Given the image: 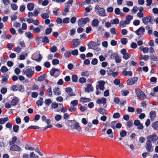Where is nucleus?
<instances>
[{
	"instance_id": "f257e3e1",
	"label": "nucleus",
	"mask_w": 158,
	"mask_h": 158,
	"mask_svg": "<svg viewBox=\"0 0 158 158\" xmlns=\"http://www.w3.org/2000/svg\"><path fill=\"white\" fill-rule=\"evenodd\" d=\"M34 72L31 67H27L25 68L22 72V74L25 75L26 77L29 78H31L33 75Z\"/></svg>"
},
{
	"instance_id": "f03ea898",
	"label": "nucleus",
	"mask_w": 158,
	"mask_h": 158,
	"mask_svg": "<svg viewBox=\"0 0 158 158\" xmlns=\"http://www.w3.org/2000/svg\"><path fill=\"white\" fill-rule=\"evenodd\" d=\"M69 127H70L71 129L73 130L75 129L79 132H81V127L79 126L78 123L74 121L72 122Z\"/></svg>"
},
{
	"instance_id": "7ed1b4c3",
	"label": "nucleus",
	"mask_w": 158,
	"mask_h": 158,
	"mask_svg": "<svg viewBox=\"0 0 158 158\" xmlns=\"http://www.w3.org/2000/svg\"><path fill=\"white\" fill-rule=\"evenodd\" d=\"M95 11L97 14L100 16H105V10L103 8L97 5L95 8Z\"/></svg>"
},
{
	"instance_id": "20e7f679",
	"label": "nucleus",
	"mask_w": 158,
	"mask_h": 158,
	"mask_svg": "<svg viewBox=\"0 0 158 158\" xmlns=\"http://www.w3.org/2000/svg\"><path fill=\"white\" fill-rule=\"evenodd\" d=\"M44 28L43 26L40 25L36 27H35L33 25L30 26L29 29L30 30H32L34 33H39L42 31Z\"/></svg>"
},
{
	"instance_id": "39448f33",
	"label": "nucleus",
	"mask_w": 158,
	"mask_h": 158,
	"mask_svg": "<svg viewBox=\"0 0 158 158\" xmlns=\"http://www.w3.org/2000/svg\"><path fill=\"white\" fill-rule=\"evenodd\" d=\"M135 92L136 94L137 97L141 99H144L146 98L145 94L140 89H135Z\"/></svg>"
},
{
	"instance_id": "423d86ee",
	"label": "nucleus",
	"mask_w": 158,
	"mask_h": 158,
	"mask_svg": "<svg viewBox=\"0 0 158 158\" xmlns=\"http://www.w3.org/2000/svg\"><path fill=\"white\" fill-rule=\"evenodd\" d=\"M42 58V56L39 52H36L32 56V59L38 62L40 61Z\"/></svg>"
},
{
	"instance_id": "0eeeda50",
	"label": "nucleus",
	"mask_w": 158,
	"mask_h": 158,
	"mask_svg": "<svg viewBox=\"0 0 158 158\" xmlns=\"http://www.w3.org/2000/svg\"><path fill=\"white\" fill-rule=\"evenodd\" d=\"M89 21V19L88 18H81L79 19L77 21L78 25L80 26H83Z\"/></svg>"
},
{
	"instance_id": "6e6552de",
	"label": "nucleus",
	"mask_w": 158,
	"mask_h": 158,
	"mask_svg": "<svg viewBox=\"0 0 158 158\" xmlns=\"http://www.w3.org/2000/svg\"><path fill=\"white\" fill-rule=\"evenodd\" d=\"M145 148L147 151L149 152H151L153 150L151 142L149 141H147L146 142Z\"/></svg>"
},
{
	"instance_id": "1a4fd4ad",
	"label": "nucleus",
	"mask_w": 158,
	"mask_h": 158,
	"mask_svg": "<svg viewBox=\"0 0 158 158\" xmlns=\"http://www.w3.org/2000/svg\"><path fill=\"white\" fill-rule=\"evenodd\" d=\"M120 52L123 54V58L125 60H127L131 56V54L127 52L126 50L124 48L122 49Z\"/></svg>"
},
{
	"instance_id": "9d476101",
	"label": "nucleus",
	"mask_w": 158,
	"mask_h": 158,
	"mask_svg": "<svg viewBox=\"0 0 158 158\" xmlns=\"http://www.w3.org/2000/svg\"><path fill=\"white\" fill-rule=\"evenodd\" d=\"M145 29L143 27H141L135 31V33L139 37H141L144 34Z\"/></svg>"
},
{
	"instance_id": "9b49d317",
	"label": "nucleus",
	"mask_w": 158,
	"mask_h": 158,
	"mask_svg": "<svg viewBox=\"0 0 158 158\" xmlns=\"http://www.w3.org/2000/svg\"><path fill=\"white\" fill-rule=\"evenodd\" d=\"M147 141L155 142L158 139V137L155 134H154L147 136Z\"/></svg>"
},
{
	"instance_id": "f8f14e48",
	"label": "nucleus",
	"mask_w": 158,
	"mask_h": 158,
	"mask_svg": "<svg viewBox=\"0 0 158 158\" xmlns=\"http://www.w3.org/2000/svg\"><path fill=\"white\" fill-rule=\"evenodd\" d=\"M60 71L59 69L54 68L51 69L50 71V73L52 76L56 77L60 74Z\"/></svg>"
},
{
	"instance_id": "ddd939ff",
	"label": "nucleus",
	"mask_w": 158,
	"mask_h": 158,
	"mask_svg": "<svg viewBox=\"0 0 158 158\" xmlns=\"http://www.w3.org/2000/svg\"><path fill=\"white\" fill-rule=\"evenodd\" d=\"M138 80L136 77H134L132 78L128 79L127 81V84L128 85H132L136 83Z\"/></svg>"
},
{
	"instance_id": "4468645a",
	"label": "nucleus",
	"mask_w": 158,
	"mask_h": 158,
	"mask_svg": "<svg viewBox=\"0 0 158 158\" xmlns=\"http://www.w3.org/2000/svg\"><path fill=\"white\" fill-rule=\"evenodd\" d=\"M111 58L114 59L116 63H119L121 61L120 57L117 53L112 54L111 55Z\"/></svg>"
},
{
	"instance_id": "2eb2a0df",
	"label": "nucleus",
	"mask_w": 158,
	"mask_h": 158,
	"mask_svg": "<svg viewBox=\"0 0 158 158\" xmlns=\"http://www.w3.org/2000/svg\"><path fill=\"white\" fill-rule=\"evenodd\" d=\"M98 85H96L98 89L103 91L104 89V86L105 84V82L103 81H99L98 82Z\"/></svg>"
},
{
	"instance_id": "dca6fc26",
	"label": "nucleus",
	"mask_w": 158,
	"mask_h": 158,
	"mask_svg": "<svg viewBox=\"0 0 158 158\" xmlns=\"http://www.w3.org/2000/svg\"><path fill=\"white\" fill-rule=\"evenodd\" d=\"M151 17L150 16H147L143 18L142 19V22L146 24L148 23H151Z\"/></svg>"
},
{
	"instance_id": "f3484780",
	"label": "nucleus",
	"mask_w": 158,
	"mask_h": 158,
	"mask_svg": "<svg viewBox=\"0 0 158 158\" xmlns=\"http://www.w3.org/2000/svg\"><path fill=\"white\" fill-rule=\"evenodd\" d=\"M10 150L12 151L19 152L20 151L21 149L18 146L15 144H14L11 146L10 148Z\"/></svg>"
},
{
	"instance_id": "a211bd4d",
	"label": "nucleus",
	"mask_w": 158,
	"mask_h": 158,
	"mask_svg": "<svg viewBox=\"0 0 158 158\" xmlns=\"http://www.w3.org/2000/svg\"><path fill=\"white\" fill-rule=\"evenodd\" d=\"M94 88L91 84L87 85L85 89V91L86 92L89 93L93 91Z\"/></svg>"
},
{
	"instance_id": "6ab92c4d",
	"label": "nucleus",
	"mask_w": 158,
	"mask_h": 158,
	"mask_svg": "<svg viewBox=\"0 0 158 158\" xmlns=\"http://www.w3.org/2000/svg\"><path fill=\"white\" fill-rule=\"evenodd\" d=\"M106 99L105 98H101L98 99L97 101V103L98 104H102L104 105L106 103Z\"/></svg>"
},
{
	"instance_id": "aec40b11",
	"label": "nucleus",
	"mask_w": 158,
	"mask_h": 158,
	"mask_svg": "<svg viewBox=\"0 0 158 158\" xmlns=\"http://www.w3.org/2000/svg\"><path fill=\"white\" fill-rule=\"evenodd\" d=\"M19 102V98L17 97H15L11 101V105L12 106H15Z\"/></svg>"
},
{
	"instance_id": "412c9836",
	"label": "nucleus",
	"mask_w": 158,
	"mask_h": 158,
	"mask_svg": "<svg viewBox=\"0 0 158 158\" xmlns=\"http://www.w3.org/2000/svg\"><path fill=\"white\" fill-rule=\"evenodd\" d=\"M88 45L89 48L95 49L97 48L96 43L93 41H91Z\"/></svg>"
},
{
	"instance_id": "4be33fe9",
	"label": "nucleus",
	"mask_w": 158,
	"mask_h": 158,
	"mask_svg": "<svg viewBox=\"0 0 158 158\" xmlns=\"http://www.w3.org/2000/svg\"><path fill=\"white\" fill-rule=\"evenodd\" d=\"M65 91L70 97L75 95V94L73 93V90L71 88H66L65 89Z\"/></svg>"
},
{
	"instance_id": "5701e85b",
	"label": "nucleus",
	"mask_w": 158,
	"mask_h": 158,
	"mask_svg": "<svg viewBox=\"0 0 158 158\" xmlns=\"http://www.w3.org/2000/svg\"><path fill=\"white\" fill-rule=\"evenodd\" d=\"M73 46L71 47L72 48L77 47L80 44V40L79 39L73 40Z\"/></svg>"
},
{
	"instance_id": "b1692460",
	"label": "nucleus",
	"mask_w": 158,
	"mask_h": 158,
	"mask_svg": "<svg viewBox=\"0 0 158 158\" xmlns=\"http://www.w3.org/2000/svg\"><path fill=\"white\" fill-rule=\"evenodd\" d=\"M114 13L116 15H119L121 16H123L124 14L121 12L120 9L118 8H116L114 10Z\"/></svg>"
},
{
	"instance_id": "393cba45",
	"label": "nucleus",
	"mask_w": 158,
	"mask_h": 158,
	"mask_svg": "<svg viewBox=\"0 0 158 158\" xmlns=\"http://www.w3.org/2000/svg\"><path fill=\"white\" fill-rule=\"evenodd\" d=\"M53 93L56 96H59L61 94V92L60 90L59 89L58 87H56L53 89Z\"/></svg>"
},
{
	"instance_id": "a878e982",
	"label": "nucleus",
	"mask_w": 158,
	"mask_h": 158,
	"mask_svg": "<svg viewBox=\"0 0 158 158\" xmlns=\"http://www.w3.org/2000/svg\"><path fill=\"white\" fill-rule=\"evenodd\" d=\"M27 7L28 10L32 11L34 7V4L33 3H29L27 5Z\"/></svg>"
},
{
	"instance_id": "bb28decb",
	"label": "nucleus",
	"mask_w": 158,
	"mask_h": 158,
	"mask_svg": "<svg viewBox=\"0 0 158 158\" xmlns=\"http://www.w3.org/2000/svg\"><path fill=\"white\" fill-rule=\"evenodd\" d=\"M99 21L98 20L96 19H94L92 21V25L93 27H98L99 24Z\"/></svg>"
},
{
	"instance_id": "cd10ccee",
	"label": "nucleus",
	"mask_w": 158,
	"mask_h": 158,
	"mask_svg": "<svg viewBox=\"0 0 158 158\" xmlns=\"http://www.w3.org/2000/svg\"><path fill=\"white\" fill-rule=\"evenodd\" d=\"M133 19L132 16L128 15L126 17V19L125 20L127 24H128L130 23V21L132 20Z\"/></svg>"
},
{
	"instance_id": "c85d7f7f",
	"label": "nucleus",
	"mask_w": 158,
	"mask_h": 158,
	"mask_svg": "<svg viewBox=\"0 0 158 158\" xmlns=\"http://www.w3.org/2000/svg\"><path fill=\"white\" fill-rule=\"evenodd\" d=\"M25 35L26 37L30 39H32L33 37V35L30 32H25Z\"/></svg>"
},
{
	"instance_id": "c756f323",
	"label": "nucleus",
	"mask_w": 158,
	"mask_h": 158,
	"mask_svg": "<svg viewBox=\"0 0 158 158\" xmlns=\"http://www.w3.org/2000/svg\"><path fill=\"white\" fill-rule=\"evenodd\" d=\"M17 140V138L16 136H14L10 140L9 144L10 145H14L16 143Z\"/></svg>"
},
{
	"instance_id": "7c9ffc66",
	"label": "nucleus",
	"mask_w": 158,
	"mask_h": 158,
	"mask_svg": "<svg viewBox=\"0 0 158 158\" xmlns=\"http://www.w3.org/2000/svg\"><path fill=\"white\" fill-rule=\"evenodd\" d=\"M152 126L155 130H158V121H156L152 123Z\"/></svg>"
},
{
	"instance_id": "2f4dec72",
	"label": "nucleus",
	"mask_w": 158,
	"mask_h": 158,
	"mask_svg": "<svg viewBox=\"0 0 158 158\" xmlns=\"http://www.w3.org/2000/svg\"><path fill=\"white\" fill-rule=\"evenodd\" d=\"M149 115L150 118L151 119H154L156 116L155 112L154 111H151L150 112Z\"/></svg>"
},
{
	"instance_id": "473e14b6",
	"label": "nucleus",
	"mask_w": 158,
	"mask_h": 158,
	"mask_svg": "<svg viewBox=\"0 0 158 158\" xmlns=\"http://www.w3.org/2000/svg\"><path fill=\"white\" fill-rule=\"evenodd\" d=\"M80 100L82 102H89L90 99L89 98H87L85 97L80 98Z\"/></svg>"
},
{
	"instance_id": "72a5a7b5",
	"label": "nucleus",
	"mask_w": 158,
	"mask_h": 158,
	"mask_svg": "<svg viewBox=\"0 0 158 158\" xmlns=\"http://www.w3.org/2000/svg\"><path fill=\"white\" fill-rule=\"evenodd\" d=\"M112 24H118L119 23V20L117 18H115L110 20Z\"/></svg>"
},
{
	"instance_id": "f704fd0d",
	"label": "nucleus",
	"mask_w": 158,
	"mask_h": 158,
	"mask_svg": "<svg viewBox=\"0 0 158 158\" xmlns=\"http://www.w3.org/2000/svg\"><path fill=\"white\" fill-rule=\"evenodd\" d=\"M122 74L123 75L125 76L127 75L131 76L132 75V73L131 71H127L124 70L122 72Z\"/></svg>"
},
{
	"instance_id": "c9c22d12",
	"label": "nucleus",
	"mask_w": 158,
	"mask_h": 158,
	"mask_svg": "<svg viewBox=\"0 0 158 158\" xmlns=\"http://www.w3.org/2000/svg\"><path fill=\"white\" fill-rule=\"evenodd\" d=\"M71 55V52L69 51H66L64 53V57L67 58L69 57Z\"/></svg>"
},
{
	"instance_id": "e433bc0d",
	"label": "nucleus",
	"mask_w": 158,
	"mask_h": 158,
	"mask_svg": "<svg viewBox=\"0 0 158 158\" xmlns=\"http://www.w3.org/2000/svg\"><path fill=\"white\" fill-rule=\"evenodd\" d=\"M9 119L7 117L5 118H1L0 119V124H4L6 121H8Z\"/></svg>"
},
{
	"instance_id": "4c0bfd02",
	"label": "nucleus",
	"mask_w": 158,
	"mask_h": 158,
	"mask_svg": "<svg viewBox=\"0 0 158 158\" xmlns=\"http://www.w3.org/2000/svg\"><path fill=\"white\" fill-rule=\"evenodd\" d=\"M78 104V101L77 100H74L71 101L70 105L71 106H74L77 105Z\"/></svg>"
},
{
	"instance_id": "58836bf2",
	"label": "nucleus",
	"mask_w": 158,
	"mask_h": 158,
	"mask_svg": "<svg viewBox=\"0 0 158 158\" xmlns=\"http://www.w3.org/2000/svg\"><path fill=\"white\" fill-rule=\"evenodd\" d=\"M150 59L153 61H156L158 60V57L155 56L154 55L150 56Z\"/></svg>"
},
{
	"instance_id": "ea45409f",
	"label": "nucleus",
	"mask_w": 158,
	"mask_h": 158,
	"mask_svg": "<svg viewBox=\"0 0 158 158\" xmlns=\"http://www.w3.org/2000/svg\"><path fill=\"white\" fill-rule=\"evenodd\" d=\"M127 132L124 130L121 131L120 133V135L121 137H125L127 135Z\"/></svg>"
},
{
	"instance_id": "a19ab883",
	"label": "nucleus",
	"mask_w": 158,
	"mask_h": 158,
	"mask_svg": "<svg viewBox=\"0 0 158 158\" xmlns=\"http://www.w3.org/2000/svg\"><path fill=\"white\" fill-rule=\"evenodd\" d=\"M128 24L126 23L125 21L121 20L119 23V26L121 27H123L126 26V25Z\"/></svg>"
},
{
	"instance_id": "79ce46f5",
	"label": "nucleus",
	"mask_w": 158,
	"mask_h": 158,
	"mask_svg": "<svg viewBox=\"0 0 158 158\" xmlns=\"http://www.w3.org/2000/svg\"><path fill=\"white\" fill-rule=\"evenodd\" d=\"M18 90L22 92L24 90V86L23 85H18Z\"/></svg>"
},
{
	"instance_id": "37998d69",
	"label": "nucleus",
	"mask_w": 158,
	"mask_h": 158,
	"mask_svg": "<svg viewBox=\"0 0 158 158\" xmlns=\"http://www.w3.org/2000/svg\"><path fill=\"white\" fill-rule=\"evenodd\" d=\"M98 112L100 114H104L106 113V110L102 108H99L98 110Z\"/></svg>"
},
{
	"instance_id": "c03bdc74",
	"label": "nucleus",
	"mask_w": 158,
	"mask_h": 158,
	"mask_svg": "<svg viewBox=\"0 0 158 158\" xmlns=\"http://www.w3.org/2000/svg\"><path fill=\"white\" fill-rule=\"evenodd\" d=\"M43 98H40V100H37L36 102V104L38 106H40L42 105Z\"/></svg>"
},
{
	"instance_id": "a18cd8bd",
	"label": "nucleus",
	"mask_w": 158,
	"mask_h": 158,
	"mask_svg": "<svg viewBox=\"0 0 158 158\" xmlns=\"http://www.w3.org/2000/svg\"><path fill=\"white\" fill-rule=\"evenodd\" d=\"M40 12V8H38L37 9L33 11V14L34 16L36 17L37 16L38 14Z\"/></svg>"
},
{
	"instance_id": "49530a36",
	"label": "nucleus",
	"mask_w": 158,
	"mask_h": 158,
	"mask_svg": "<svg viewBox=\"0 0 158 158\" xmlns=\"http://www.w3.org/2000/svg\"><path fill=\"white\" fill-rule=\"evenodd\" d=\"M41 17L43 19H46L49 17V15L48 14H46L44 13L42 14L41 15Z\"/></svg>"
},
{
	"instance_id": "de8ad7c7",
	"label": "nucleus",
	"mask_w": 158,
	"mask_h": 158,
	"mask_svg": "<svg viewBox=\"0 0 158 158\" xmlns=\"http://www.w3.org/2000/svg\"><path fill=\"white\" fill-rule=\"evenodd\" d=\"M42 41L43 43L44 44L48 43L49 42L48 38L47 36H44L42 40Z\"/></svg>"
},
{
	"instance_id": "09e8293b",
	"label": "nucleus",
	"mask_w": 158,
	"mask_h": 158,
	"mask_svg": "<svg viewBox=\"0 0 158 158\" xmlns=\"http://www.w3.org/2000/svg\"><path fill=\"white\" fill-rule=\"evenodd\" d=\"M47 92H48V96L50 97L52 95V89L50 86H49L48 88L47 89Z\"/></svg>"
},
{
	"instance_id": "8fccbe9b",
	"label": "nucleus",
	"mask_w": 158,
	"mask_h": 158,
	"mask_svg": "<svg viewBox=\"0 0 158 158\" xmlns=\"http://www.w3.org/2000/svg\"><path fill=\"white\" fill-rule=\"evenodd\" d=\"M19 128V127L17 125H14L13 127V129L14 132H17Z\"/></svg>"
},
{
	"instance_id": "3c124183",
	"label": "nucleus",
	"mask_w": 158,
	"mask_h": 158,
	"mask_svg": "<svg viewBox=\"0 0 158 158\" xmlns=\"http://www.w3.org/2000/svg\"><path fill=\"white\" fill-rule=\"evenodd\" d=\"M52 31V29L51 27H49L46 29L45 30V34L48 35L50 34Z\"/></svg>"
},
{
	"instance_id": "603ef678",
	"label": "nucleus",
	"mask_w": 158,
	"mask_h": 158,
	"mask_svg": "<svg viewBox=\"0 0 158 158\" xmlns=\"http://www.w3.org/2000/svg\"><path fill=\"white\" fill-rule=\"evenodd\" d=\"M110 32L113 35H115L118 33L117 32L116 29L114 27L111 28L110 29Z\"/></svg>"
},
{
	"instance_id": "864d4df0",
	"label": "nucleus",
	"mask_w": 158,
	"mask_h": 158,
	"mask_svg": "<svg viewBox=\"0 0 158 158\" xmlns=\"http://www.w3.org/2000/svg\"><path fill=\"white\" fill-rule=\"evenodd\" d=\"M11 7L13 10H15L17 9L18 6L16 4L12 3H11Z\"/></svg>"
},
{
	"instance_id": "5fc2aeb1",
	"label": "nucleus",
	"mask_w": 158,
	"mask_h": 158,
	"mask_svg": "<svg viewBox=\"0 0 158 158\" xmlns=\"http://www.w3.org/2000/svg\"><path fill=\"white\" fill-rule=\"evenodd\" d=\"M10 89L14 91H15L18 90V85H12L10 88Z\"/></svg>"
},
{
	"instance_id": "6e6d98bb",
	"label": "nucleus",
	"mask_w": 158,
	"mask_h": 158,
	"mask_svg": "<svg viewBox=\"0 0 158 158\" xmlns=\"http://www.w3.org/2000/svg\"><path fill=\"white\" fill-rule=\"evenodd\" d=\"M58 106V104L55 102L52 103L51 106V108L53 109H56L57 107Z\"/></svg>"
},
{
	"instance_id": "4d7b16f0",
	"label": "nucleus",
	"mask_w": 158,
	"mask_h": 158,
	"mask_svg": "<svg viewBox=\"0 0 158 158\" xmlns=\"http://www.w3.org/2000/svg\"><path fill=\"white\" fill-rule=\"evenodd\" d=\"M52 103V101L50 99H47L45 100V103L47 106L49 105Z\"/></svg>"
},
{
	"instance_id": "13d9d810",
	"label": "nucleus",
	"mask_w": 158,
	"mask_h": 158,
	"mask_svg": "<svg viewBox=\"0 0 158 158\" xmlns=\"http://www.w3.org/2000/svg\"><path fill=\"white\" fill-rule=\"evenodd\" d=\"M59 105L61 106V108L60 109V111L61 112L65 113L67 111V109L65 107H64L62 104H60Z\"/></svg>"
},
{
	"instance_id": "bf43d9fd",
	"label": "nucleus",
	"mask_w": 158,
	"mask_h": 158,
	"mask_svg": "<svg viewBox=\"0 0 158 158\" xmlns=\"http://www.w3.org/2000/svg\"><path fill=\"white\" fill-rule=\"evenodd\" d=\"M63 24H67L69 22V18L67 17L64 18L63 20Z\"/></svg>"
},
{
	"instance_id": "052dcab7",
	"label": "nucleus",
	"mask_w": 158,
	"mask_h": 158,
	"mask_svg": "<svg viewBox=\"0 0 158 158\" xmlns=\"http://www.w3.org/2000/svg\"><path fill=\"white\" fill-rule=\"evenodd\" d=\"M77 77L76 75H73L72 76V80L73 82H77Z\"/></svg>"
},
{
	"instance_id": "680f3d73",
	"label": "nucleus",
	"mask_w": 158,
	"mask_h": 158,
	"mask_svg": "<svg viewBox=\"0 0 158 158\" xmlns=\"http://www.w3.org/2000/svg\"><path fill=\"white\" fill-rule=\"evenodd\" d=\"M50 51L52 52H55L57 50V48L55 46H53L50 48Z\"/></svg>"
},
{
	"instance_id": "e2e57ef3",
	"label": "nucleus",
	"mask_w": 158,
	"mask_h": 158,
	"mask_svg": "<svg viewBox=\"0 0 158 158\" xmlns=\"http://www.w3.org/2000/svg\"><path fill=\"white\" fill-rule=\"evenodd\" d=\"M138 8L137 6H134L133 7L132 9L131 10V13L132 14L136 13L137 11Z\"/></svg>"
},
{
	"instance_id": "0e129e2a",
	"label": "nucleus",
	"mask_w": 158,
	"mask_h": 158,
	"mask_svg": "<svg viewBox=\"0 0 158 158\" xmlns=\"http://www.w3.org/2000/svg\"><path fill=\"white\" fill-rule=\"evenodd\" d=\"M112 132V130L111 129H108L106 132V133L108 135H109V137H111V138H113V137L114 136L113 134H111Z\"/></svg>"
},
{
	"instance_id": "69168bd1",
	"label": "nucleus",
	"mask_w": 158,
	"mask_h": 158,
	"mask_svg": "<svg viewBox=\"0 0 158 158\" xmlns=\"http://www.w3.org/2000/svg\"><path fill=\"white\" fill-rule=\"evenodd\" d=\"M71 54L73 56H77L78 54V51L77 49H75L71 51Z\"/></svg>"
},
{
	"instance_id": "338daca9",
	"label": "nucleus",
	"mask_w": 158,
	"mask_h": 158,
	"mask_svg": "<svg viewBox=\"0 0 158 158\" xmlns=\"http://www.w3.org/2000/svg\"><path fill=\"white\" fill-rule=\"evenodd\" d=\"M39 89V86L37 85L34 84L33 85L30 89L31 90H37Z\"/></svg>"
},
{
	"instance_id": "774afa93",
	"label": "nucleus",
	"mask_w": 158,
	"mask_h": 158,
	"mask_svg": "<svg viewBox=\"0 0 158 158\" xmlns=\"http://www.w3.org/2000/svg\"><path fill=\"white\" fill-rule=\"evenodd\" d=\"M133 125V122L132 121H129L127 123V126L128 128H130Z\"/></svg>"
}]
</instances>
